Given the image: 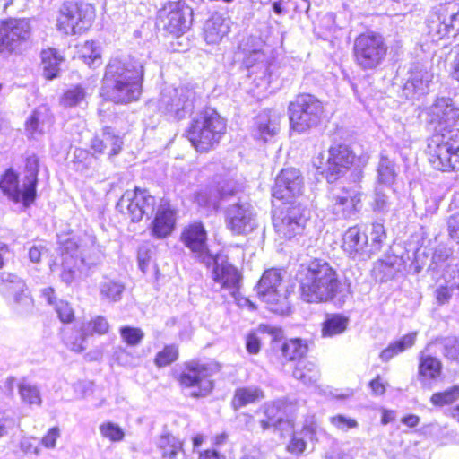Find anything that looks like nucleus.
<instances>
[{
  "label": "nucleus",
  "instance_id": "680f3d73",
  "mask_svg": "<svg viewBox=\"0 0 459 459\" xmlns=\"http://www.w3.org/2000/svg\"><path fill=\"white\" fill-rule=\"evenodd\" d=\"M61 432L58 427H52L47 434L41 438V444L48 449H54L56 446V440L60 437Z\"/></svg>",
  "mask_w": 459,
  "mask_h": 459
},
{
  "label": "nucleus",
  "instance_id": "20e7f679",
  "mask_svg": "<svg viewBox=\"0 0 459 459\" xmlns=\"http://www.w3.org/2000/svg\"><path fill=\"white\" fill-rule=\"evenodd\" d=\"M225 130L224 119L215 110L206 109L192 120L186 136L198 152H207L219 143Z\"/></svg>",
  "mask_w": 459,
  "mask_h": 459
},
{
  "label": "nucleus",
  "instance_id": "e2e57ef3",
  "mask_svg": "<svg viewBox=\"0 0 459 459\" xmlns=\"http://www.w3.org/2000/svg\"><path fill=\"white\" fill-rule=\"evenodd\" d=\"M447 230L450 238L459 243V212L448 218Z\"/></svg>",
  "mask_w": 459,
  "mask_h": 459
},
{
  "label": "nucleus",
  "instance_id": "dca6fc26",
  "mask_svg": "<svg viewBox=\"0 0 459 459\" xmlns=\"http://www.w3.org/2000/svg\"><path fill=\"white\" fill-rule=\"evenodd\" d=\"M155 199L146 191L136 188L134 191L127 190L117 203L120 212L128 214L132 221H139L143 214L153 211Z\"/></svg>",
  "mask_w": 459,
  "mask_h": 459
},
{
  "label": "nucleus",
  "instance_id": "c85d7f7f",
  "mask_svg": "<svg viewBox=\"0 0 459 459\" xmlns=\"http://www.w3.org/2000/svg\"><path fill=\"white\" fill-rule=\"evenodd\" d=\"M317 425L314 420L307 421L302 429L295 432L287 446L288 452L300 455L307 448V441H314L317 433Z\"/></svg>",
  "mask_w": 459,
  "mask_h": 459
},
{
  "label": "nucleus",
  "instance_id": "bf43d9fd",
  "mask_svg": "<svg viewBox=\"0 0 459 459\" xmlns=\"http://www.w3.org/2000/svg\"><path fill=\"white\" fill-rule=\"evenodd\" d=\"M55 310L63 323H70L74 320V310L68 302L58 300L55 303Z\"/></svg>",
  "mask_w": 459,
  "mask_h": 459
},
{
  "label": "nucleus",
  "instance_id": "f8f14e48",
  "mask_svg": "<svg viewBox=\"0 0 459 459\" xmlns=\"http://www.w3.org/2000/svg\"><path fill=\"white\" fill-rule=\"evenodd\" d=\"M213 369L207 364L189 362L179 377L181 387L192 397L207 396L213 389Z\"/></svg>",
  "mask_w": 459,
  "mask_h": 459
},
{
  "label": "nucleus",
  "instance_id": "a878e982",
  "mask_svg": "<svg viewBox=\"0 0 459 459\" xmlns=\"http://www.w3.org/2000/svg\"><path fill=\"white\" fill-rule=\"evenodd\" d=\"M207 235L201 222L187 226L181 234V240L192 252L203 255L206 251Z\"/></svg>",
  "mask_w": 459,
  "mask_h": 459
},
{
  "label": "nucleus",
  "instance_id": "69168bd1",
  "mask_svg": "<svg viewBox=\"0 0 459 459\" xmlns=\"http://www.w3.org/2000/svg\"><path fill=\"white\" fill-rule=\"evenodd\" d=\"M452 286H439L436 290V299L439 305H444L449 301L453 294Z\"/></svg>",
  "mask_w": 459,
  "mask_h": 459
},
{
  "label": "nucleus",
  "instance_id": "09e8293b",
  "mask_svg": "<svg viewBox=\"0 0 459 459\" xmlns=\"http://www.w3.org/2000/svg\"><path fill=\"white\" fill-rule=\"evenodd\" d=\"M459 401V385H455L442 392L434 393L430 397V403L437 407L450 405Z\"/></svg>",
  "mask_w": 459,
  "mask_h": 459
},
{
  "label": "nucleus",
  "instance_id": "e433bc0d",
  "mask_svg": "<svg viewBox=\"0 0 459 459\" xmlns=\"http://www.w3.org/2000/svg\"><path fill=\"white\" fill-rule=\"evenodd\" d=\"M257 333H267L271 335L273 340H277L282 336L281 329L261 325L256 332H251L246 337V348L250 354H257L260 351L261 342L257 336Z\"/></svg>",
  "mask_w": 459,
  "mask_h": 459
},
{
  "label": "nucleus",
  "instance_id": "f257e3e1",
  "mask_svg": "<svg viewBox=\"0 0 459 459\" xmlns=\"http://www.w3.org/2000/svg\"><path fill=\"white\" fill-rule=\"evenodd\" d=\"M429 122L436 125L438 134L433 135L427 146V155L431 166L437 170H459V129H448L459 118L452 100L437 99L428 109Z\"/></svg>",
  "mask_w": 459,
  "mask_h": 459
},
{
  "label": "nucleus",
  "instance_id": "c9c22d12",
  "mask_svg": "<svg viewBox=\"0 0 459 459\" xmlns=\"http://www.w3.org/2000/svg\"><path fill=\"white\" fill-rule=\"evenodd\" d=\"M292 375L304 385H312L319 379L320 372L313 361L301 359L296 364Z\"/></svg>",
  "mask_w": 459,
  "mask_h": 459
},
{
  "label": "nucleus",
  "instance_id": "473e14b6",
  "mask_svg": "<svg viewBox=\"0 0 459 459\" xmlns=\"http://www.w3.org/2000/svg\"><path fill=\"white\" fill-rule=\"evenodd\" d=\"M349 323V317L342 314L326 315L322 323L321 334L324 338L340 335L347 330Z\"/></svg>",
  "mask_w": 459,
  "mask_h": 459
},
{
  "label": "nucleus",
  "instance_id": "6ab92c4d",
  "mask_svg": "<svg viewBox=\"0 0 459 459\" xmlns=\"http://www.w3.org/2000/svg\"><path fill=\"white\" fill-rule=\"evenodd\" d=\"M368 236L354 226L350 227L343 234L342 247L343 251L352 258H368Z\"/></svg>",
  "mask_w": 459,
  "mask_h": 459
},
{
  "label": "nucleus",
  "instance_id": "f03ea898",
  "mask_svg": "<svg viewBox=\"0 0 459 459\" xmlns=\"http://www.w3.org/2000/svg\"><path fill=\"white\" fill-rule=\"evenodd\" d=\"M144 68L135 59L112 58L106 66L100 95L117 104H128L140 99Z\"/></svg>",
  "mask_w": 459,
  "mask_h": 459
},
{
  "label": "nucleus",
  "instance_id": "a211bd4d",
  "mask_svg": "<svg viewBox=\"0 0 459 459\" xmlns=\"http://www.w3.org/2000/svg\"><path fill=\"white\" fill-rule=\"evenodd\" d=\"M226 222L234 234H247L256 227L254 208L249 204H234L227 211Z\"/></svg>",
  "mask_w": 459,
  "mask_h": 459
},
{
  "label": "nucleus",
  "instance_id": "39448f33",
  "mask_svg": "<svg viewBox=\"0 0 459 459\" xmlns=\"http://www.w3.org/2000/svg\"><path fill=\"white\" fill-rule=\"evenodd\" d=\"M322 102L310 94H300L289 105L290 129L305 133L318 125L323 114Z\"/></svg>",
  "mask_w": 459,
  "mask_h": 459
},
{
  "label": "nucleus",
  "instance_id": "7c9ffc66",
  "mask_svg": "<svg viewBox=\"0 0 459 459\" xmlns=\"http://www.w3.org/2000/svg\"><path fill=\"white\" fill-rule=\"evenodd\" d=\"M264 55L261 51H254L244 60L245 65L247 68L252 69L250 74L253 75L255 73L259 74V76L255 77V80H259L257 82L258 87L267 88L269 85V74L268 67L264 61Z\"/></svg>",
  "mask_w": 459,
  "mask_h": 459
},
{
  "label": "nucleus",
  "instance_id": "1a4fd4ad",
  "mask_svg": "<svg viewBox=\"0 0 459 459\" xmlns=\"http://www.w3.org/2000/svg\"><path fill=\"white\" fill-rule=\"evenodd\" d=\"M95 18V8L88 3L65 4L59 12L56 27L66 35L86 31Z\"/></svg>",
  "mask_w": 459,
  "mask_h": 459
},
{
  "label": "nucleus",
  "instance_id": "603ef678",
  "mask_svg": "<svg viewBox=\"0 0 459 459\" xmlns=\"http://www.w3.org/2000/svg\"><path fill=\"white\" fill-rule=\"evenodd\" d=\"M19 394L22 402L30 405L40 406L42 399L38 386L28 382H22L19 385Z\"/></svg>",
  "mask_w": 459,
  "mask_h": 459
},
{
  "label": "nucleus",
  "instance_id": "f704fd0d",
  "mask_svg": "<svg viewBox=\"0 0 459 459\" xmlns=\"http://www.w3.org/2000/svg\"><path fill=\"white\" fill-rule=\"evenodd\" d=\"M264 397L263 391L256 386L240 387L236 389L231 405L234 410H238L241 407L258 402Z\"/></svg>",
  "mask_w": 459,
  "mask_h": 459
},
{
  "label": "nucleus",
  "instance_id": "8fccbe9b",
  "mask_svg": "<svg viewBox=\"0 0 459 459\" xmlns=\"http://www.w3.org/2000/svg\"><path fill=\"white\" fill-rule=\"evenodd\" d=\"M109 325L107 319L101 316H97L91 320L83 323L81 326L82 334L91 336L93 334L102 335L108 332Z\"/></svg>",
  "mask_w": 459,
  "mask_h": 459
},
{
  "label": "nucleus",
  "instance_id": "412c9836",
  "mask_svg": "<svg viewBox=\"0 0 459 459\" xmlns=\"http://www.w3.org/2000/svg\"><path fill=\"white\" fill-rule=\"evenodd\" d=\"M281 116L273 110H264L255 118L253 134L255 138L267 141L276 135L281 128Z\"/></svg>",
  "mask_w": 459,
  "mask_h": 459
},
{
  "label": "nucleus",
  "instance_id": "6e6d98bb",
  "mask_svg": "<svg viewBox=\"0 0 459 459\" xmlns=\"http://www.w3.org/2000/svg\"><path fill=\"white\" fill-rule=\"evenodd\" d=\"M119 333L122 341L129 346L140 344L144 337L143 331L138 327L122 326Z\"/></svg>",
  "mask_w": 459,
  "mask_h": 459
},
{
  "label": "nucleus",
  "instance_id": "a19ab883",
  "mask_svg": "<svg viewBox=\"0 0 459 459\" xmlns=\"http://www.w3.org/2000/svg\"><path fill=\"white\" fill-rule=\"evenodd\" d=\"M397 176L394 160L385 153H381L377 167V180L379 184L391 186Z\"/></svg>",
  "mask_w": 459,
  "mask_h": 459
},
{
  "label": "nucleus",
  "instance_id": "774afa93",
  "mask_svg": "<svg viewBox=\"0 0 459 459\" xmlns=\"http://www.w3.org/2000/svg\"><path fill=\"white\" fill-rule=\"evenodd\" d=\"M450 75L454 80L459 82V46L455 49V56L451 63Z\"/></svg>",
  "mask_w": 459,
  "mask_h": 459
},
{
  "label": "nucleus",
  "instance_id": "72a5a7b5",
  "mask_svg": "<svg viewBox=\"0 0 459 459\" xmlns=\"http://www.w3.org/2000/svg\"><path fill=\"white\" fill-rule=\"evenodd\" d=\"M63 56L55 48H47L41 52V65L44 76L52 80L58 75Z\"/></svg>",
  "mask_w": 459,
  "mask_h": 459
},
{
  "label": "nucleus",
  "instance_id": "393cba45",
  "mask_svg": "<svg viewBox=\"0 0 459 459\" xmlns=\"http://www.w3.org/2000/svg\"><path fill=\"white\" fill-rule=\"evenodd\" d=\"M80 248L81 247L73 239H68L62 243L61 253L63 272L61 279L65 283H70L74 279L75 267L81 255Z\"/></svg>",
  "mask_w": 459,
  "mask_h": 459
},
{
  "label": "nucleus",
  "instance_id": "a18cd8bd",
  "mask_svg": "<svg viewBox=\"0 0 459 459\" xmlns=\"http://www.w3.org/2000/svg\"><path fill=\"white\" fill-rule=\"evenodd\" d=\"M385 237V230L383 224L373 223L371 225L370 233L368 236V240H370V242L368 241L367 250L368 257L380 251Z\"/></svg>",
  "mask_w": 459,
  "mask_h": 459
},
{
  "label": "nucleus",
  "instance_id": "ea45409f",
  "mask_svg": "<svg viewBox=\"0 0 459 459\" xmlns=\"http://www.w3.org/2000/svg\"><path fill=\"white\" fill-rule=\"evenodd\" d=\"M99 290L102 299L117 302L122 298L125 286L117 280L105 277L99 284Z\"/></svg>",
  "mask_w": 459,
  "mask_h": 459
},
{
  "label": "nucleus",
  "instance_id": "0eeeda50",
  "mask_svg": "<svg viewBox=\"0 0 459 459\" xmlns=\"http://www.w3.org/2000/svg\"><path fill=\"white\" fill-rule=\"evenodd\" d=\"M283 274L276 269L267 270L261 277L256 291L260 299L268 308L277 314H285L289 310L287 291L282 283Z\"/></svg>",
  "mask_w": 459,
  "mask_h": 459
},
{
  "label": "nucleus",
  "instance_id": "c756f323",
  "mask_svg": "<svg viewBox=\"0 0 459 459\" xmlns=\"http://www.w3.org/2000/svg\"><path fill=\"white\" fill-rule=\"evenodd\" d=\"M441 370V362L437 358L423 353L420 354L419 379L423 385H429L431 381L439 377Z\"/></svg>",
  "mask_w": 459,
  "mask_h": 459
},
{
  "label": "nucleus",
  "instance_id": "13d9d810",
  "mask_svg": "<svg viewBox=\"0 0 459 459\" xmlns=\"http://www.w3.org/2000/svg\"><path fill=\"white\" fill-rule=\"evenodd\" d=\"M330 423L341 431H348L351 429L358 427V422L355 419L347 417L342 414H337L330 417Z\"/></svg>",
  "mask_w": 459,
  "mask_h": 459
},
{
  "label": "nucleus",
  "instance_id": "338daca9",
  "mask_svg": "<svg viewBox=\"0 0 459 459\" xmlns=\"http://www.w3.org/2000/svg\"><path fill=\"white\" fill-rule=\"evenodd\" d=\"M451 255V251L446 247L439 246L433 254V262L436 264H441L446 261Z\"/></svg>",
  "mask_w": 459,
  "mask_h": 459
},
{
  "label": "nucleus",
  "instance_id": "4468645a",
  "mask_svg": "<svg viewBox=\"0 0 459 459\" xmlns=\"http://www.w3.org/2000/svg\"><path fill=\"white\" fill-rule=\"evenodd\" d=\"M193 10L183 1L169 2L159 13L160 22L170 34L179 36L192 24Z\"/></svg>",
  "mask_w": 459,
  "mask_h": 459
},
{
  "label": "nucleus",
  "instance_id": "864d4df0",
  "mask_svg": "<svg viewBox=\"0 0 459 459\" xmlns=\"http://www.w3.org/2000/svg\"><path fill=\"white\" fill-rule=\"evenodd\" d=\"M101 437L113 443L121 442L125 437L123 429L113 421H104L99 426Z\"/></svg>",
  "mask_w": 459,
  "mask_h": 459
},
{
  "label": "nucleus",
  "instance_id": "4c0bfd02",
  "mask_svg": "<svg viewBox=\"0 0 459 459\" xmlns=\"http://www.w3.org/2000/svg\"><path fill=\"white\" fill-rule=\"evenodd\" d=\"M104 142H110L111 151L108 152L109 156L117 154L123 143L121 138L116 135L110 128H106L100 137L95 136L92 139L91 147L96 153H103Z\"/></svg>",
  "mask_w": 459,
  "mask_h": 459
},
{
  "label": "nucleus",
  "instance_id": "bb28decb",
  "mask_svg": "<svg viewBox=\"0 0 459 459\" xmlns=\"http://www.w3.org/2000/svg\"><path fill=\"white\" fill-rule=\"evenodd\" d=\"M213 280L221 288L229 290L235 296L238 290L240 274L237 268L230 264H217L213 270Z\"/></svg>",
  "mask_w": 459,
  "mask_h": 459
},
{
  "label": "nucleus",
  "instance_id": "3c124183",
  "mask_svg": "<svg viewBox=\"0 0 459 459\" xmlns=\"http://www.w3.org/2000/svg\"><path fill=\"white\" fill-rule=\"evenodd\" d=\"M81 56L90 67H97L101 65V54L100 48L93 41H86L81 48Z\"/></svg>",
  "mask_w": 459,
  "mask_h": 459
},
{
  "label": "nucleus",
  "instance_id": "6e6552de",
  "mask_svg": "<svg viewBox=\"0 0 459 459\" xmlns=\"http://www.w3.org/2000/svg\"><path fill=\"white\" fill-rule=\"evenodd\" d=\"M356 64L363 70H373L384 61L387 46L377 33H364L356 38L353 46Z\"/></svg>",
  "mask_w": 459,
  "mask_h": 459
},
{
  "label": "nucleus",
  "instance_id": "58836bf2",
  "mask_svg": "<svg viewBox=\"0 0 459 459\" xmlns=\"http://www.w3.org/2000/svg\"><path fill=\"white\" fill-rule=\"evenodd\" d=\"M417 335V332H412L403 336L401 339L391 342L387 348L382 351L380 353V359L383 361H388L395 355H398L405 350L412 347L416 342Z\"/></svg>",
  "mask_w": 459,
  "mask_h": 459
},
{
  "label": "nucleus",
  "instance_id": "37998d69",
  "mask_svg": "<svg viewBox=\"0 0 459 459\" xmlns=\"http://www.w3.org/2000/svg\"><path fill=\"white\" fill-rule=\"evenodd\" d=\"M158 448L162 459H178V454L182 451V443L174 436L165 435L159 439Z\"/></svg>",
  "mask_w": 459,
  "mask_h": 459
},
{
  "label": "nucleus",
  "instance_id": "052dcab7",
  "mask_svg": "<svg viewBox=\"0 0 459 459\" xmlns=\"http://www.w3.org/2000/svg\"><path fill=\"white\" fill-rule=\"evenodd\" d=\"M390 208V202L388 196L384 193L382 187L379 186L376 188L375 199L373 203V209L375 212H385Z\"/></svg>",
  "mask_w": 459,
  "mask_h": 459
},
{
  "label": "nucleus",
  "instance_id": "cd10ccee",
  "mask_svg": "<svg viewBox=\"0 0 459 459\" xmlns=\"http://www.w3.org/2000/svg\"><path fill=\"white\" fill-rule=\"evenodd\" d=\"M39 160L36 156H30L26 160V176L23 180L22 204L30 206L36 198V185L38 180Z\"/></svg>",
  "mask_w": 459,
  "mask_h": 459
},
{
  "label": "nucleus",
  "instance_id": "ddd939ff",
  "mask_svg": "<svg viewBox=\"0 0 459 459\" xmlns=\"http://www.w3.org/2000/svg\"><path fill=\"white\" fill-rule=\"evenodd\" d=\"M30 35V25L25 19L0 21V54L8 56L16 53Z\"/></svg>",
  "mask_w": 459,
  "mask_h": 459
},
{
  "label": "nucleus",
  "instance_id": "b1692460",
  "mask_svg": "<svg viewBox=\"0 0 459 459\" xmlns=\"http://www.w3.org/2000/svg\"><path fill=\"white\" fill-rule=\"evenodd\" d=\"M361 202V192L355 186L351 189H344L334 198L333 212L341 218H348L353 215L358 210Z\"/></svg>",
  "mask_w": 459,
  "mask_h": 459
},
{
  "label": "nucleus",
  "instance_id": "de8ad7c7",
  "mask_svg": "<svg viewBox=\"0 0 459 459\" xmlns=\"http://www.w3.org/2000/svg\"><path fill=\"white\" fill-rule=\"evenodd\" d=\"M228 33V26L221 19L209 21L205 24V39L208 43L219 42Z\"/></svg>",
  "mask_w": 459,
  "mask_h": 459
},
{
  "label": "nucleus",
  "instance_id": "423d86ee",
  "mask_svg": "<svg viewBox=\"0 0 459 459\" xmlns=\"http://www.w3.org/2000/svg\"><path fill=\"white\" fill-rule=\"evenodd\" d=\"M427 34L433 42L459 33V5L455 3L433 8L426 22Z\"/></svg>",
  "mask_w": 459,
  "mask_h": 459
},
{
  "label": "nucleus",
  "instance_id": "0e129e2a",
  "mask_svg": "<svg viewBox=\"0 0 459 459\" xmlns=\"http://www.w3.org/2000/svg\"><path fill=\"white\" fill-rule=\"evenodd\" d=\"M88 336H84L82 334V331L80 330V335L74 337V340L66 339V345L75 352H82L86 349L85 341Z\"/></svg>",
  "mask_w": 459,
  "mask_h": 459
},
{
  "label": "nucleus",
  "instance_id": "5701e85b",
  "mask_svg": "<svg viewBox=\"0 0 459 459\" xmlns=\"http://www.w3.org/2000/svg\"><path fill=\"white\" fill-rule=\"evenodd\" d=\"M175 224V212L168 203L160 204L150 226L151 234L157 238H167L174 230Z\"/></svg>",
  "mask_w": 459,
  "mask_h": 459
},
{
  "label": "nucleus",
  "instance_id": "4d7b16f0",
  "mask_svg": "<svg viewBox=\"0 0 459 459\" xmlns=\"http://www.w3.org/2000/svg\"><path fill=\"white\" fill-rule=\"evenodd\" d=\"M178 356V347L175 345H167L162 351L157 353L155 364L159 368L166 367L175 361Z\"/></svg>",
  "mask_w": 459,
  "mask_h": 459
},
{
  "label": "nucleus",
  "instance_id": "79ce46f5",
  "mask_svg": "<svg viewBox=\"0 0 459 459\" xmlns=\"http://www.w3.org/2000/svg\"><path fill=\"white\" fill-rule=\"evenodd\" d=\"M0 189L13 202H22V190L19 188L18 177L13 170H7L2 177Z\"/></svg>",
  "mask_w": 459,
  "mask_h": 459
},
{
  "label": "nucleus",
  "instance_id": "4be33fe9",
  "mask_svg": "<svg viewBox=\"0 0 459 459\" xmlns=\"http://www.w3.org/2000/svg\"><path fill=\"white\" fill-rule=\"evenodd\" d=\"M433 74L427 68L415 66L410 73V76L404 85L403 92L407 98L413 99L416 96L424 95L433 80Z\"/></svg>",
  "mask_w": 459,
  "mask_h": 459
},
{
  "label": "nucleus",
  "instance_id": "9b49d317",
  "mask_svg": "<svg viewBox=\"0 0 459 459\" xmlns=\"http://www.w3.org/2000/svg\"><path fill=\"white\" fill-rule=\"evenodd\" d=\"M195 100L193 87L181 85L178 88L166 87L161 91L157 106L160 112L177 119H182L192 111Z\"/></svg>",
  "mask_w": 459,
  "mask_h": 459
},
{
  "label": "nucleus",
  "instance_id": "f3484780",
  "mask_svg": "<svg viewBox=\"0 0 459 459\" xmlns=\"http://www.w3.org/2000/svg\"><path fill=\"white\" fill-rule=\"evenodd\" d=\"M303 178L299 171L293 168L284 169L277 176L272 190L273 198L282 203H296L292 201L302 194Z\"/></svg>",
  "mask_w": 459,
  "mask_h": 459
},
{
  "label": "nucleus",
  "instance_id": "7ed1b4c3",
  "mask_svg": "<svg viewBox=\"0 0 459 459\" xmlns=\"http://www.w3.org/2000/svg\"><path fill=\"white\" fill-rule=\"evenodd\" d=\"M301 299L308 303L327 302L333 299L340 281L336 271L322 260H313L301 265L297 273Z\"/></svg>",
  "mask_w": 459,
  "mask_h": 459
},
{
  "label": "nucleus",
  "instance_id": "aec40b11",
  "mask_svg": "<svg viewBox=\"0 0 459 459\" xmlns=\"http://www.w3.org/2000/svg\"><path fill=\"white\" fill-rule=\"evenodd\" d=\"M235 190L229 186H201L194 194V200L199 207L205 209L207 212L216 211L219 208L220 201L230 195H232Z\"/></svg>",
  "mask_w": 459,
  "mask_h": 459
},
{
  "label": "nucleus",
  "instance_id": "2eb2a0df",
  "mask_svg": "<svg viewBox=\"0 0 459 459\" xmlns=\"http://www.w3.org/2000/svg\"><path fill=\"white\" fill-rule=\"evenodd\" d=\"M354 153L346 145L333 146L328 151V157L325 163L320 161L315 166L321 169L328 182H334L341 175L344 174L353 164Z\"/></svg>",
  "mask_w": 459,
  "mask_h": 459
},
{
  "label": "nucleus",
  "instance_id": "5fc2aeb1",
  "mask_svg": "<svg viewBox=\"0 0 459 459\" xmlns=\"http://www.w3.org/2000/svg\"><path fill=\"white\" fill-rule=\"evenodd\" d=\"M86 91L81 86H74L67 90L63 97L62 103L65 107H74L82 104L86 98Z\"/></svg>",
  "mask_w": 459,
  "mask_h": 459
},
{
  "label": "nucleus",
  "instance_id": "9d476101",
  "mask_svg": "<svg viewBox=\"0 0 459 459\" xmlns=\"http://www.w3.org/2000/svg\"><path fill=\"white\" fill-rule=\"evenodd\" d=\"M307 220V210L299 203H282L273 213V226L277 234L287 239L301 234Z\"/></svg>",
  "mask_w": 459,
  "mask_h": 459
},
{
  "label": "nucleus",
  "instance_id": "c03bdc74",
  "mask_svg": "<svg viewBox=\"0 0 459 459\" xmlns=\"http://www.w3.org/2000/svg\"><path fill=\"white\" fill-rule=\"evenodd\" d=\"M307 351V343L299 338L290 339L281 347L282 357L287 360H300Z\"/></svg>",
  "mask_w": 459,
  "mask_h": 459
},
{
  "label": "nucleus",
  "instance_id": "49530a36",
  "mask_svg": "<svg viewBox=\"0 0 459 459\" xmlns=\"http://www.w3.org/2000/svg\"><path fill=\"white\" fill-rule=\"evenodd\" d=\"M14 279L10 281L7 286V290L13 295L14 301L18 304H22L25 307H30L32 300L28 295L25 283L21 279L13 277Z\"/></svg>",
  "mask_w": 459,
  "mask_h": 459
},
{
  "label": "nucleus",
  "instance_id": "2f4dec72",
  "mask_svg": "<svg viewBox=\"0 0 459 459\" xmlns=\"http://www.w3.org/2000/svg\"><path fill=\"white\" fill-rule=\"evenodd\" d=\"M51 117L46 108L35 110L26 121V132L36 138L39 134L45 133L51 126Z\"/></svg>",
  "mask_w": 459,
  "mask_h": 459
}]
</instances>
